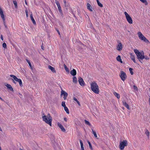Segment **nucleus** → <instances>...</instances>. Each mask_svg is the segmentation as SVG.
<instances>
[{"instance_id":"nucleus-1","label":"nucleus","mask_w":150,"mask_h":150,"mask_svg":"<svg viewBox=\"0 0 150 150\" xmlns=\"http://www.w3.org/2000/svg\"><path fill=\"white\" fill-rule=\"evenodd\" d=\"M42 118L44 121L50 126H51L52 118L50 114H48L47 115H45L43 113L42 115Z\"/></svg>"},{"instance_id":"nucleus-2","label":"nucleus","mask_w":150,"mask_h":150,"mask_svg":"<svg viewBox=\"0 0 150 150\" xmlns=\"http://www.w3.org/2000/svg\"><path fill=\"white\" fill-rule=\"evenodd\" d=\"M91 90L96 94H98L99 92V87L95 81L92 82L91 84Z\"/></svg>"},{"instance_id":"nucleus-3","label":"nucleus","mask_w":150,"mask_h":150,"mask_svg":"<svg viewBox=\"0 0 150 150\" xmlns=\"http://www.w3.org/2000/svg\"><path fill=\"white\" fill-rule=\"evenodd\" d=\"M134 52L136 54L138 59L139 60V61L141 62L140 59H144V53L143 52H140L137 49H134Z\"/></svg>"},{"instance_id":"nucleus-4","label":"nucleus","mask_w":150,"mask_h":150,"mask_svg":"<svg viewBox=\"0 0 150 150\" xmlns=\"http://www.w3.org/2000/svg\"><path fill=\"white\" fill-rule=\"evenodd\" d=\"M139 38L141 40L146 43H149V41L143 35L142 33L140 32L137 33Z\"/></svg>"},{"instance_id":"nucleus-5","label":"nucleus","mask_w":150,"mask_h":150,"mask_svg":"<svg viewBox=\"0 0 150 150\" xmlns=\"http://www.w3.org/2000/svg\"><path fill=\"white\" fill-rule=\"evenodd\" d=\"M10 77L13 78V79H12L13 82L16 83L15 81L16 82H18L19 83L20 86L21 87L22 86L23 84L21 80L20 79H18L15 76L13 75H10Z\"/></svg>"},{"instance_id":"nucleus-6","label":"nucleus","mask_w":150,"mask_h":150,"mask_svg":"<svg viewBox=\"0 0 150 150\" xmlns=\"http://www.w3.org/2000/svg\"><path fill=\"white\" fill-rule=\"evenodd\" d=\"M128 144L126 140H124L122 141H120L119 147L121 150H123L125 147L127 146Z\"/></svg>"},{"instance_id":"nucleus-7","label":"nucleus","mask_w":150,"mask_h":150,"mask_svg":"<svg viewBox=\"0 0 150 150\" xmlns=\"http://www.w3.org/2000/svg\"><path fill=\"white\" fill-rule=\"evenodd\" d=\"M124 14L125 15L127 21L128 23L129 24H132L133 21L131 17L126 12H125Z\"/></svg>"},{"instance_id":"nucleus-8","label":"nucleus","mask_w":150,"mask_h":150,"mask_svg":"<svg viewBox=\"0 0 150 150\" xmlns=\"http://www.w3.org/2000/svg\"><path fill=\"white\" fill-rule=\"evenodd\" d=\"M120 76L122 80L123 81H125L127 77L126 73L123 71L120 72Z\"/></svg>"},{"instance_id":"nucleus-9","label":"nucleus","mask_w":150,"mask_h":150,"mask_svg":"<svg viewBox=\"0 0 150 150\" xmlns=\"http://www.w3.org/2000/svg\"><path fill=\"white\" fill-rule=\"evenodd\" d=\"M118 45L117 47V50L120 51L123 48V45L120 42H118Z\"/></svg>"},{"instance_id":"nucleus-10","label":"nucleus","mask_w":150,"mask_h":150,"mask_svg":"<svg viewBox=\"0 0 150 150\" xmlns=\"http://www.w3.org/2000/svg\"><path fill=\"white\" fill-rule=\"evenodd\" d=\"M78 81L80 85L82 86H84L85 85V83L83 79L81 77L79 78Z\"/></svg>"},{"instance_id":"nucleus-11","label":"nucleus","mask_w":150,"mask_h":150,"mask_svg":"<svg viewBox=\"0 0 150 150\" xmlns=\"http://www.w3.org/2000/svg\"><path fill=\"white\" fill-rule=\"evenodd\" d=\"M0 14L1 17L3 20V21H5V18L2 10L0 6Z\"/></svg>"},{"instance_id":"nucleus-12","label":"nucleus","mask_w":150,"mask_h":150,"mask_svg":"<svg viewBox=\"0 0 150 150\" xmlns=\"http://www.w3.org/2000/svg\"><path fill=\"white\" fill-rule=\"evenodd\" d=\"M61 96L62 95H63L64 96V100H65L67 97L68 96V94L66 92L64 91L63 90H62L61 91Z\"/></svg>"},{"instance_id":"nucleus-13","label":"nucleus","mask_w":150,"mask_h":150,"mask_svg":"<svg viewBox=\"0 0 150 150\" xmlns=\"http://www.w3.org/2000/svg\"><path fill=\"white\" fill-rule=\"evenodd\" d=\"M58 126L59 127V128L61 129V130L64 132H65L66 131V130L64 128V127L63 126L60 124L59 123H58L57 124Z\"/></svg>"},{"instance_id":"nucleus-14","label":"nucleus","mask_w":150,"mask_h":150,"mask_svg":"<svg viewBox=\"0 0 150 150\" xmlns=\"http://www.w3.org/2000/svg\"><path fill=\"white\" fill-rule=\"evenodd\" d=\"M5 85L7 87V88L9 89L10 91H13V89L10 84H6Z\"/></svg>"},{"instance_id":"nucleus-15","label":"nucleus","mask_w":150,"mask_h":150,"mask_svg":"<svg viewBox=\"0 0 150 150\" xmlns=\"http://www.w3.org/2000/svg\"><path fill=\"white\" fill-rule=\"evenodd\" d=\"M70 74L73 76H74L76 74V71L75 69H73L72 70L70 71Z\"/></svg>"},{"instance_id":"nucleus-16","label":"nucleus","mask_w":150,"mask_h":150,"mask_svg":"<svg viewBox=\"0 0 150 150\" xmlns=\"http://www.w3.org/2000/svg\"><path fill=\"white\" fill-rule=\"evenodd\" d=\"M87 8L90 10L91 11H92L93 10L92 9V7L91 6V5L87 3Z\"/></svg>"},{"instance_id":"nucleus-17","label":"nucleus","mask_w":150,"mask_h":150,"mask_svg":"<svg viewBox=\"0 0 150 150\" xmlns=\"http://www.w3.org/2000/svg\"><path fill=\"white\" fill-rule=\"evenodd\" d=\"M48 68L51 70V71L54 73H55L56 72L55 69L53 67L51 66H49L48 67Z\"/></svg>"},{"instance_id":"nucleus-18","label":"nucleus","mask_w":150,"mask_h":150,"mask_svg":"<svg viewBox=\"0 0 150 150\" xmlns=\"http://www.w3.org/2000/svg\"><path fill=\"white\" fill-rule=\"evenodd\" d=\"M30 17L31 19V21L33 22V23L34 25L36 24V22L33 18V16L32 14H31L30 15Z\"/></svg>"},{"instance_id":"nucleus-19","label":"nucleus","mask_w":150,"mask_h":150,"mask_svg":"<svg viewBox=\"0 0 150 150\" xmlns=\"http://www.w3.org/2000/svg\"><path fill=\"white\" fill-rule=\"evenodd\" d=\"M130 58L135 63H136L135 57L132 54H130Z\"/></svg>"},{"instance_id":"nucleus-20","label":"nucleus","mask_w":150,"mask_h":150,"mask_svg":"<svg viewBox=\"0 0 150 150\" xmlns=\"http://www.w3.org/2000/svg\"><path fill=\"white\" fill-rule=\"evenodd\" d=\"M79 141L81 144V150H84L82 141L81 140H80Z\"/></svg>"},{"instance_id":"nucleus-21","label":"nucleus","mask_w":150,"mask_h":150,"mask_svg":"<svg viewBox=\"0 0 150 150\" xmlns=\"http://www.w3.org/2000/svg\"><path fill=\"white\" fill-rule=\"evenodd\" d=\"M123 105L128 109H129V107L127 103L125 101H122Z\"/></svg>"},{"instance_id":"nucleus-22","label":"nucleus","mask_w":150,"mask_h":150,"mask_svg":"<svg viewBox=\"0 0 150 150\" xmlns=\"http://www.w3.org/2000/svg\"><path fill=\"white\" fill-rule=\"evenodd\" d=\"M113 94L114 96L116 97L118 99H119L120 98V96L119 94L117 93L116 92H115L113 93Z\"/></svg>"},{"instance_id":"nucleus-23","label":"nucleus","mask_w":150,"mask_h":150,"mask_svg":"<svg viewBox=\"0 0 150 150\" xmlns=\"http://www.w3.org/2000/svg\"><path fill=\"white\" fill-rule=\"evenodd\" d=\"M116 59L117 61L120 62L121 63H122V61L121 58L120 56V55H118Z\"/></svg>"},{"instance_id":"nucleus-24","label":"nucleus","mask_w":150,"mask_h":150,"mask_svg":"<svg viewBox=\"0 0 150 150\" xmlns=\"http://www.w3.org/2000/svg\"><path fill=\"white\" fill-rule=\"evenodd\" d=\"M145 133L147 137L149 138V132L147 129H146L145 130Z\"/></svg>"},{"instance_id":"nucleus-25","label":"nucleus","mask_w":150,"mask_h":150,"mask_svg":"<svg viewBox=\"0 0 150 150\" xmlns=\"http://www.w3.org/2000/svg\"><path fill=\"white\" fill-rule=\"evenodd\" d=\"M13 1L15 8H17L18 7V6L16 1V0H13Z\"/></svg>"},{"instance_id":"nucleus-26","label":"nucleus","mask_w":150,"mask_h":150,"mask_svg":"<svg viewBox=\"0 0 150 150\" xmlns=\"http://www.w3.org/2000/svg\"><path fill=\"white\" fill-rule=\"evenodd\" d=\"M73 99L74 101H75L77 103L79 106L80 105V104L79 102L78 101L76 98L75 97H74L73 98Z\"/></svg>"},{"instance_id":"nucleus-27","label":"nucleus","mask_w":150,"mask_h":150,"mask_svg":"<svg viewBox=\"0 0 150 150\" xmlns=\"http://www.w3.org/2000/svg\"><path fill=\"white\" fill-rule=\"evenodd\" d=\"M73 81L74 83H76L77 82V78L75 76H73Z\"/></svg>"},{"instance_id":"nucleus-28","label":"nucleus","mask_w":150,"mask_h":150,"mask_svg":"<svg viewBox=\"0 0 150 150\" xmlns=\"http://www.w3.org/2000/svg\"><path fill=\"white\" fill-rule=\"evenodd\" d=\"M91 130H92V131L93 134L94 135V137L96 138H97V135L96 132L95 131H94L93 129H91Z\"/></svg>"},{"instance_id":"nucleus-29","label":"nucleus","mask_w":150,"mask_h":150,"mask_svg":"<svg viewBox=\"0 0 150 150\" xmlns=\"http://www.w3.org/2000/svg\"><path fill=\"white\" fill-rule=\"evenodd\" d=\"M84 121L85 122V124L86 125H89L90 126H91V124L90 123V122H89V121L86 120H84Z\"/></svg>"},{"instance_id":"nucleus-30","label":"nucleus","mask_w":150,"mask_h":150,"mask_svg":"<svg viewBox=\"0 0 150 150\" xmlns=\"http://www.w3.org/2000/svg\"><path fill=\"white\" fill-rule=\"evenodd\" d=\"M55 3L56 4V5H57V7H59V6H60V4H59V2L57 0H55Z\"/></svg>"},{"instance_id":"nucleus-31","label":"nucleus","mask_w":150,"mask_h":150,"mask_svg":"<svg viewBox=\"0 0 150 150\" xmlns=\"http://www.w3.org/2000/svg\"><path fill=\"white\" fill-rule=\"evenodd\" d=\"M88 143L89 144V147L90 148V149L92 150H93V148L92 147V145L90 143V142L89 141H88Z\"/></svg>"},{"instance_id":"nucleus-32","label":"nucleus","mask_w":150,"mask_h":150,"mask_svg":"<svg viewBox=\"0 0 150 150\" xmlns=\"http://www.w3.org/2000/svg\"><path fill=\"white\" fill-rule=\"evenodd\" d=\"M58 7V9L59 12L61 13H62V9H61V7L60 6L58 7Z\"/></svg>"},{"instance_id":"nucleus-33","label":"nucleus","mask_w":150,"mask_h":150,"mask_svg":"<svg viewBox=\"0 0 150 150\" xmlns=\"http://www.w3.org/2000/svg\"><path fill=\"white\" fill-rule=\"evenodd\" d=\"M64 110H65V111L66 112H69V110L67 108L66 106L64 107Z\"/></svg>"},{"instance_id":"nucleus-34","label":"nucleus","mask_w":150,"mask_h":150,"mask_svg":"<svg viewBox=\"0 0 150 150\" xmlns=\"http://www.w3.org/2000/svg\"><path fill=\"white\" fill-rule=\"evenodd\" d=\"M129 71L130 72L131 75H133V73L132 71V68H129Z\"/></svg>"},{"instance_id":"nucleus-35","label":"nucleus","mask_w":150,"mask_h":150,"mask_svg":"<svg viewBox=\"0 0 150 150\" xmlns=\"http://www.w3.org/2000/svg\"><path fill=\"white\" fill-rule=\"evenodd\" d=\"M26 61L27 62L29 66L30 67H31V63H30V61L28 60L27 59H26Z\"/></svg>"},{"instance_id":"nucleus-36","label":"nucleus","mask_w":150,"mask_h":150,"mask_svg":"<svg viewBox=\"0 0 150 150\" xmlns=\"http://www.w3.org/2000/svg\"><path fill=\"white\" fill-rule=\"evenodd\" d=\"M62 106H63V107H65L66 106L65 104V102L64 101L62 102Z\"/></svg>"},{"instance_id":"nucleus-37","label":"nucleus","mask_w":150,"mask_h":150,"mask_svg":"<svg viewBox=\"0 0 150 150\" xmlns=\"http://www.w3.org/2000/svg\"><path fill=\"white\" fill-rule=\"evenodd\" d=\"M98 5L100 7H103V5L100 3L99 2L97 3Z\"/></svg>"},{"instance_id":"nucleus-38","label":"nucleus","mask_w":150,"mask_h":150,"mask_svg":"<svg viewBox=\"0 0 150 150\" xmlns=\"http://www.w3.org/2000/svg\"><path fill=\"white\" fill-rule=\"evenodd\" d=\"M3 47L4 48H6V45L5 43H3Z\"/></svg>"},{"instance_id":"nucleus-39","label":"nucleus","mask_w":150,"mask_h":150,"mask_svg":"<svg viewBox=\"0 0 150 150\" xmlns=\"http://www.w3.org/2000/svg\"><path fill=\"white\" fill-rule=\"evenodd\" d=\"M25 12L26 13V16L27 17H28V13L27 10H25Z\"/></svg>"},{"instance_id":"nucleus-40","label":"nucleus","mask_w":150,"mask_h":150,"mask_svg":"<svg viewBox=\"0 0 150 150\" xmlns=\"http://www.w3.org/2000/svg\"><path fill=\"white\" fill-rule=\"evenodd\" d=\"M133 88L136 91H137L138 88L136 86L134 85L133 86Z\"/></svg>"},{"instance_id":"nucleus-41","label":"nucleus","mask_w":150,"mask_h":150,"mask_svg":"<svg viewBox=\"0 0 150 150\" xmlns=\"http://www.w3.org/2000/svg\"><path fill=\"white\" fill-rule=\"evenodd\" d=\"M3 22L4 25L5 27L6 28H7V27L5 21H3Z\"/></svg>"},{"instance_id":"nucleus-42","label":"nucleus","mask_w":150,"mask_h":150,"mask_svg":"<svg viewBox=\"0 0 150 150\" xmlns=\"http://www.w3.org/2000/svg\"><path fill=\"white\" fill-rule=\"evenodd\" d=\"M144 58L146 60H148L149 59V58L147 56H144Z\"/></svg>"},{"instance_id":"nucleus-43","label":"nucleus","mask_w":150,"mask_h":150,"mask_svg":"<svg viewBox=\"0 0 150 150\" xmlns=\"http://www.w3.org/2000/svg\"><path fill=\"white\" fill-rule=\"evenodd\" d=\"M142 2L144 3L146 1V0H140Z\"/></svg>"},{"instance_id":"nucleus-44","label":"nucleus","mask_w":150,"mask_h":150,"mask_svg":"<svg viewBox=\"0 0 150 150\" xmlns=\"http://www.w3.org/2000/svg\"><path fill=\"white\" fill-rule=\"evenodd\" d=\"M1 40L3 41V40H4V39H3V36L2 35H1Z\"/></svg>"},{"instance_id":"nucleus-45","label":"nucleus","mask_w":150,"mask_h":150,"mask_svg":"<svg viewBox=\"0 0 150 150\" xmlns=\"http://www.w3.org/2000/svg\"><path fill=\"white\" fill-rule=\"evenodd\" d=\"M64 68H65V70L66 71H67V70L68 69V68H67V66L65 65H64Z\"/></svg>"},{"instance_id":"nucleus-46","label":"nucleus","mask_w":150,"mask_h":150,"mask_svg":"<svg viewBox=\"0 0 150 150\" xmlns=\"http://www.w3.org/2000/svg\"><path fill=\"white\" fill-rule=\"evenodd\" d=\"M57 30V31L58 33V34L59 35H60V32L59 31V30Z\"/></svg>"},{"instance_id":"nucleus-47","label":"nucleus","mask_w":150,"mask_h":150,"mask_svg":"<svg viewBox=\"0 0 150 150\" xmlns=\"http://www.w3.org/2000/svg\"><path fill=\"white\" fill-rule=\"evenodd\" d=\"M64 4H66V1L65 0H64Z\"/></svg>"},{"instance_id":"nucleus-48","label":"nucleus","mask_w":150,"mask_h":150,"mask_svg":"<svg viewBox=\"0 0 150 150\" xmlns=\"http://www.w3.org/2000/svg\"><path fill=\"white\" fill-rule=\"evenodd\" d=\"M64 120L66 121H67V119L66 118H64Z\"/></svg>"},{"instance_id":"nucleus-49","label":"nucleus","mask_w":150,"mask_h":150,"mask_svg":"<svg viewBox=\"0 0 150 150\" xmlns=\"http://www.w3.org/2000/svg\"><path fill=\"white\" fill-rule=\"evenodd\" d=\"M25 4L27 5V1L26 0H25Z\"/></svg>"},{"instance_id":"nucleus-50","label":"nucleus","mask_w":150,"mask_h":150,"mask_svg":"<svg viewBox=\"0 0 150 150\" xmlns=\"http://www.w3.org/2000/svg\"><path fill=\"white\" fill-rule=\"evenodd\" d=\"M149 105H150V98L149 99Z\"/></svg>"},{"instance_id":"nucleus-51","label":"nucleus","mask_w":150,"mask_h":150,"mask_svg":"<svg viewBox=\"0 0 150 150\" xmlns=\"http://www.w3.org/2000/svg\"><path fill=\"white\" fill-rule=\"evenodd\" d=\"M0 100L2 101H4V100L0 97Z\"/></svg>"},{"instance_id":"nucleus-52","label":"nucleus","mask_w":150,"mask_h":150,"mask_svg":"<svg viewBox=\"0 0 150 150\" xmlns=\"http://www.w3.org/2000/svg\"><path fill=\"white\" fill-rule=\"evenodd\" d=\"M96 1H97V3H99V2H100L99 1V0H96Z\"/></svg>"},{"instance_id":"nucleus-53","label":"nucleus","mask_w":150,"mask_h":150,"mask_svg":"<svg viewBox=\"0 0 150 150\" xmlns=\"http://www.w3.org/2000/svg\"><path fill=\"white\" fill-rule=\"evenodd\" d=\"M19 94L20 95V96H22V95L21 94L19 93Z\"/></svg>"},{"instance_id":"nucleus-54","label":"nucleus","mask_w":150,"mask_h":150,"mask_svg":"<svg viewBox=\"0 0 150 150\" xmlns=\"http://www.w3.org/2000/svg\"><path fill=\"white\" fill-rule=\"evenodd\" d=\"M0 130L1 131H2V129L1 127H0Z\"/></svg>"},{"instance_id":"nucleus-55","label":"nucleus","mask_w":150,"mask_h":150,"mask_svg":"<svg viewBox=\"0 0 150 150\" xmlns=\"http://www.w3.org/2000/svg\"><path fill=\"white\" fill-rule=\"evenodd\" d=\"M20 150H23L22 149H20Z\"/></svg>"},{"instance_id":"nucleus-56","label":"nucleus","mask_w":150,"mask_h":150,"mask_svg":"<svg viewBox=\"0 0 150 150\" xmlns=\"http://www.w3.org/2000/svg\"><path fill=\"white\" fill-rule=\"evenodd\" d=\"M42 47V48L43 50V47Z\"/></svg>"}]
</instances>
